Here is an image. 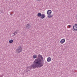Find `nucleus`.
I'll return each mask as SVG.
<instances>
[{"label":"nucleus","mask_w":77,"mask_h":77,"mask_svg":"<svg viewBox=\"0 0 77 77\" xmlns=\"http://www.w3.org/2000/svg\"><path fill=\"white\" fill-rule=\"evenodd\" d=\"M65 40L64 39H63L61 40L60 41V42L61 44H63L65 42Z\"/></svg>","instance_id":"423d86ee"},{"label":"nucleus","mask_w":77,"mask_h":77,"mask_svg":"<svg viewBox=\"0 0 77 77\" xmlns=\"http://www.w3.org/2000/svg\"><path fill=\"white\" fill-rule=\"evenodd\" d=\"M51 14V11L50 10H48L47 12V14L48 15H50Z\"/></svg>","instance_id":"0eeeda50"},{"label":"nucleus","mask_w":77,"mask_h":77,"mask_svg":"<svg viewBox=\"0 0 77 77\" xmlns=\"http://www.w3.org/2000/svg\"><path fill=\"white\" fill-rule=\"evenodd\" d=\"M38 58L35 59L33 63L29 67H27L26 69V72H27L28 74H30V70L31 68L32 69H35L39 67L41 68L44 65V63H42V61L43 60V57L41 54H39L38 56Z\"/></svg>","instance_id":"f257e3e1"},{"label":"nucleus","mask_w":77,"mask_h":77,"mask_svg":"<svg viewBox=\"0 0 77 77\" xmlns=\"http://www.w3.org/2000/svg\"><path fill=\"white\" fill-rule=\"evenodd\" d=\"M32 57L33 59H36L37 58V55H34L32 56Z\"/></svg>","instance_id":"1a4fd4ad"},{"label":"nucleus","mask_w":77,"mask_h":77,"mask_svg":"<svg viewBox=\"0 0 77 77\" xmlns=\"http://www.w3.org/2000/svg\"><path fill=\"white\" fill-rule=\"evenodd\" d=\"M25 27L26 29H27V30H29V29H30V27H31V26H30V24L27 23L25 25Z\"/></svg>","instance_id":"7ed1b4c3"},{"label":"nucleus","mask_w":77,"mask_h":77,"mask_svg":"<svg viewBox=\"0 0 77 77\" xmlns=\"http://www.w3.org/2000/svg\"><path fill=\"white\" fill-rule=\"evenodd\" d=\"M73 29L75 31H77V24L74 25L73 26Z\"/></svg>","instance_id":"20e7f679"},{"label":"nucleus","mask_w":77,"mask_h":77,"mask_svg":"<svg viewBox=\"0 0 77 77\" xmlns=\"http://www.w3.org/2000/svg\"><path fill=\"white\" fill-rule=\"evenodd\" d=\"M76 20H77V15L76 16Z\"/></svg>","instance_id":"f3484780"},{"label":"nucleus","mask_w":77,"mask_h":77,"mask_svg":"<svg viewBox=\"0 0 77 77\" xmlns=\"http://www.w3.org/2000/svg\"><path fill=\"white\" fill-rule=\"evenodd\" d=\"M16 51L17 54L20 53H21L22 51V47L21 46H19L18 47V48L16 50Z\"/></svg>","instance_id":"f03ea898"},{"label":"nucleus","mask_w":77,"mask_h":77,"mask_svg":"<svg viewBox=\"0 0 77 77\" xmlns=\"http://www.w3.org/2000/svg\"><path fill=\"white\" fill-rule=\"evenodd\" d=\"M6 0L7 1H8L9 0Z\"/></svg>","instance_id":"a211bd4d"},{"label":"nucleus","mask_w":77,"mask_h":77,"mask_svg":"<svg viewBox=\"0 0 77 77\" xmlns=\"http://www.w3.org/2000/svg\"><path fill=\"white\" fill-rule=\"evenodd\" d=\"M0 77H1V76H0Z\"/></svg>","instance_id":"6ab92c4d"},{"label":"nucleus","mask_w":77,"mask_h":77,"mask_svg":"<svg viewBox=\"0 0 77 77\" xmlns=\"http://www.w3.org/2000/svg\"><path fill=\"white\" fill-rule=\"evenodd\" d=\"M48 15H48V17L49 18H51L52 17V16L51 15V14Z\"/></svg>","instance_id":"f8f14e48"},{"label":"nucleus","mask_w":77,"mask_h":77,"mask_svg":"<svg viewBox=\"0 0 77 77\" xmlns=\"http://www.w3.org/2000/svg\"><path fill=\"white\" fill-rule=\"evenodd\" d=\"M14 42V41L12 39H11L9 40V43H12L13 42Z\"/></svg>","instance_id":"ddd939ff"},{"label":"nucleus","mask_w":77,"mask_h":77,"mask_svg":"<svg viewBox=\"0 0 77 77\" xmlns=\"http://www.w3.org/2000/svg\"><path fill=\"white\" fill-rule=\"evenodd\" d=\"M18 30H16V31H15L13 33V34L14 35V36H15V35H17L18 32Z\"/></svg>","instance_id":"6e6552de"},{"label":"nucleus","mask_w":77,"mask_h":77,"mask_svg":"<svg viewBox=\"0 0 77 77\" xmlns=\"http://www.w3.org/2000/svg\"><path fill=\"white\" fill-rule=\"evenodd\" d=\"M51 58L50 57H48L47 59V61L48 62H50L51 61Z\"/></svg>","instance_id":"9d476101"},{"label":"nucleus","mask_w":77,"mask_h":77,"mask_svg":"<svg viewBox=\"0 0 77 77\" xmlns=\"http://www.w3.org/2000/svg\"><path fill=\"white\" fill-rule=\"evenodd\" d=\"M37 1H38V2H41V0H37Z\"/></svg>","instance_id":"dca6fc26"},{"label":"nucleus","mask_w":77,"mask_h":77,"mask_svg":"<svg viewBox=\"0 0 77 77\" xmlns=\"http://www.w3.org/2000/svg\"><path fill=\"white\" fill-rule=\"evenodd\" d=\"M68 27H71V25H69L68 26Z\"/></svg>","instance_id":"2eb2a0df"},{"label":"nucleus","mask_w":77,"mask_h":77,"mask_svg":"<svg viewBox=\"0 0 77 77\" xmlns=\"http://www.w3.org/2000/svg\"><path fill=\"white\" fill-rule=\"evenodd\" d=\"M41 13H38V14H37V16H38V17H41Z\"/></svg>","instance_id":"9b49d317"},{"label":"nucleus","mask_w":77,"mask_h":77,"mask_svg":"<svg viewBox=\"0 0 77 77\" xmlns=\"http://www.w3.org/2000/svg\"><path fill=\"white\" fill-rule=\"evenodd\" d=\"M13 14V12L12 13H10V15H11V16H12V15H13L12 14Z\"/></svg>","instance_id":"4468645a"},{"label":"nucleus","mask_w":77,"mask_h":77,"mask_svg":"<svg viewBox=\"0 0 77 77\" xmlns=\"http://www.w3.org/2000/svg\"><path fill=\"white\" fill-rule=\"evenodd\" d=\"M45 17V14H41V16H40V18H41V19H44Z\"/></svg>","instance_id":"39448f33"}]
</instances>
